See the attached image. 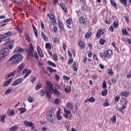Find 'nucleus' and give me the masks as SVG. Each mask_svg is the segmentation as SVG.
<instances>
[{
	"label": "nucleus",
	"instance_id": "7c9ffc66",
	"mask_svg": "<svg viewBox=\"0 0 131 131\" xmlns=\"http://www.w3.org/2000/svg\"><path fill=\"white\" fill-rule=\"evenodd\" d=\"M73 64V69L74 71H77V68H76V62L74 61Z\"/></svg>",
	"mask_w": 131,
	"mask_h": 131
},
{
	"label": "nucleus",
	"instance_id": "bb28decb",
	"mask_svg": "<svg viewBox=\"0 0 131 131\" xmlns=\"http://www.w3.org/2000/svg\"><path fill=\"white\" fill-rule=\"evenodd\" d=\"M104 107H108L109 106V102H108V99H105L104 102L103 104Z\"/></svg>",
	"mask_w": 131,
	"mask_h": 131
},
{
	"label": "nucleus",
	"instance_id": "b1692460",
	"mask_svg": "<svg viewBox=\"0 0 131 131\" xmlns=\"http://www.w3.org/2000/svg\"><path fill=\"white\" fill-rule=\"evenodd\" d=\"M31 70H28V71H27V73L26 74V75L24 76V78H26V77H27V76H28L29 75H30L31 74Z\"/></svg>",
	"mask_w": 131,
	"mask_h": 131
},
{
	"label": "nucleus",
	"instance_id": "5fc2aeb1",
	"mask_svg": "<svg viewBox=\"0 0 131 131\" xmlns=\"http://www.w3.org/2000/svg\"><path fill=\"white\" fill-rule=\"evenodd\" d=\"M122 34H124V35H127V31H126V29H122Z\"/></svg>",
	"mask_w": 131,
	"mask_h": 131
},
{
	"label": "nucleus",
	"instance_id": "338daca9",
	"mask_svg": "<svg viewBox=\"0 0 131 131\" xmlns=\"http://www.w3.org/2000/svg\"><path fill=\"white\" fill-rule=\"evenodd\" d=\"M34 57H35L36 59H38V55H37V52L36 51L34 52Z\"/></svg>",
	"mask_w": 131,
	"mask_h": 131
},
{
	"label": "nucleus",
	"instance_id": "0e129e2a",
	"mask_svg": "<svg viewBox=\"0 0 131 131\" xmlns=\"http://www.w3.org/2000/svg\"><path fill=\"white\" fill-rule=\"evenodd\" d=\"M73 58H70V59H69V61H68V64H72V62H73Z\"/></svg>",
	"mask_w": 131,
	"mask_h": 131
},
{
	"label": "nucleus",
	"instance_id": "ea45409f",
	"mask_svg": "<svg viewBox=\"0 0 131 131\" xmlns=\"http://www.w3.org/2000/svg\"><path fill=\"white\" fill-rule=\"evenodd\" d=\"M64 113H67V114H70V113H71V111L70 110L65 107H64Z\"/></svg>",
	"mask_w": 131,
	"mask_h": 131
},
{
	"label": "nucleus",
	"instance_id": "6e6d98bb",
	"mask_svg": "<svg viewBox=\"0 0 131 131\" xmlns=\"http://www.w3.org/2000/svg\"><path fill=\"white\" fill-rule=\"evenodd\" d=\"M36 81V77H33L31 80V82L32 83H34Z\"/></svg>",
	"mask_w": 131,
	"mask_h": 131
},
{
	"label": "nucleus",
	"instance_id": "09e8293b",
	"mask_svg": "<svg viewBox=\"0 0 131 131\" xmlns=\"http://www.w3.org/2000/svg\"><path fill=\"white\" fill-rule=\"evenodd\" d=\"M113 25L115 28L118 27V21L114 22V23L113 24Z\"/></svg>",
	"mask_w": 131,
	"mask_h": 131
},
{
	"label": "nucleus",
	"instance_id": "9d476101",
	"mask_svg": "<svg viewBox=\"0 0 131 131\" xmlns=\"http://www.w3.org/2000/svg\"><path fill=\"white\" fill-rule=\"evenodd\" d=\"M105 33L104 30H102L101 29L98 30L96 34V38H100L101 37V36L103 35Z\"/></svg>",
	"mask_w": 131,
	"mask_h": 131
},
{
	"label": "nucleus",
	"instance_id": "aec40b11",
	"mask_svg": "<svg viewBox=\"0 0 131 131\" xmlns=\"http://www.w3.org/2000/svg\"><path fill=\"white\" fill-rule=\"evenodd\" d=\"M5 118H6V115H3L0 116V121L3 123H5Z\"/></svg>",
	"mask_w": 131,
	"mask_h": 131
},
{
	"label": "nucleus",
	"instance_id": "a878e982",
	"mask_svg": "<svg viewBox=\"0 0 131 131\" xmlns=\"http://www.w3.org/2000/svg\"><path fill=\"white\" fill-rule=\"evenodd\" d=\"M19 111H20V114H22L24 112H26V108L25 107H21L19 109Z\"/></svg>",
	"mask_w": 131,
	"mask_h": 131
},
{
	"label": "nucleus",
	"instance_id": "c85d7f7f",
	"mask_svg": "<svg viewBox=\"0 0 131 131\" xmlns=\"http://www.w3.org/2000/svg\"><path fill=\"white\" fill-rule=\"evenodd\" d=\"M120 3L121 4H122V5H123V6H124L125 7H126V5L127 4L126 0H120Z\"/></svg>",
	"mask_w": 131,
	"mask_h": 131
},
{
	"label": "nucleus",
	"instance_id": "393cba45",
	"mask_svg": "<svg viewBox=\"0 0 131 131\" xmlns=\"http://www.w3.org/2000/svg\"><path fill=\"white\" fill-rule=\"evenodd\" d=\"M107 93H108V90H107V89H104L102 91L101 95L103 97H105V96L107 95Z\"/></svg>",
	"mask_w": 131,
	"mask_h": 131
},
{
	"label": "nucleus",
	"instance_id": "1a4fd4ad",
	"mask_svg": "<svg viewBox=\"0 0 131 131\" xmlns=\"http://www.w3.org/2000/svg\"><path fill=\"white\" fill-rule=\"evenodd\" d=\"M23 81V78H19L16 79L13 83L11 84L12 86H16V85H18L19 83H21Z\"/></svg>",
	"mask_w": 131,
	"mask_h": 131
},
{
	"label": "nucleus",
	"instance_id": "f704fd0d",
	"mask_svg": "<svg viewBox=\"0 0 131 131\" xmlns=\"http://www.w3.org/2000/svg\"><path fill=\"white\" fill-rule=\"evenodd\" d=\"M56 117L58 120H61V119H62V116L60 115V113H59V111L57 112Z\"/></svg>",
	"mask_w": 131,
	"mask_h": 131
},
{
	"label": "nucleus",
	"instance_id": "e433bc0d",
	"mask_svg": "<svg viewBox=\"0 0 131 131\" xmlns=\"http://www.w3.org/2000/svg\"><path fill=\"white\" fill-rule=\"evenodd\" d=\"M6 43H12V42H14V40L11 39V38H9L6 40Z\"/></svg>",
	"mask_w": 131,
	"mask_h": 131
},
{
	"label": "nucleus",
	"instance_id": "4d7b16f0",
	"mask_svg": "<svg viewBox=\"0 0 131 131\" xmlns=\"http://www.w3.org/2000/svg\"><path fill=\"white\" fill-rule=\"evenodd\" d=\"M40 94L41 96H42V97H43V96H45V95H46V92H45V90H40Z\"/></svg>",
	"mask_w": 131,
	"mask_h": 131
},
{
	"label": "nucleus",
	"instance_id": "412c9836",
	"mask_svg": "<svg viewBox=\"0 0 131 131\" xmlns=\"http://www.w3.org/2000/svg\"><path fill=\"white\" fill-rule=\"evenodd\" d=\"M79 21L81 24H84V23H85V19H84V17H80L79 18Z\"/></svg>",
	"mask_w": 131,
	"mask_h": 131
},
{
	"label": "nucleus",
	"instance_id": "423d86ee",
	"mask_svg": "<svg viewBox=\"0 0 131 131\" xmlns=\"http://www.w3.org/2000/svg\"><path fill=\"white\" fill-rule=\"evenodd\" d=\"M24 124L28 127L31 128L32 129H34V128H35L34 127V123H33V122H28V121H24Z\"/></svg>",
	"mask_w": 131,
	"mask_h": 131
},
{
	"label": "nucleus",
	"instance_id": "603ef678",
	"mask_svg": "<svg viewBox=\"0 0 131 131\" xmlns=\"http://www.w3.org/2000/svg\"><path fill=\"white\" fill-rule=\"evenodd\" d=\"M47 69H48V70H49V71L51 73H53V70H54V69H53V68L50 67H47Z\"/></svg>",
	"mask_w": 131,
	"mask_h": 131
},
{
	"label": "nucleus",
	"instance_id": "a18cd8bd",
	"mask_svg": "<svg viewBox=\"0 0 131 131\" xmlns=\"http://www.w3.org/2000/svg\"><path fill=\"white\" fill-rule=\"evenodd\" d=\"M41 35L43 37V39H45V40H47V39H48V37H47V36L45 35V33L42 32L41 33Z\"/></svg>",
	"mask_w": 131,
	"mask_h": 131
},
{
	"label": "nucleus",
	"instance_id": "39448f33",
	"mask_svg": "<svg viewBox=\"0 0 131 131\" xmlns=\"http://www.w3.org/2000/svg\"><path fill=\"white\" fill-rule=\"evenodd\" d=\"M112 55H113V52L111 50H107L104 52L100 54V56L101 57V58H111V57H112Z\"/></svg>",
	"mask_w": 131,
	"mask_h": 131
},
{
	"label": "nucleus",
	"instance_id": "58836bf2",
	"mask_svg": "<svg viewBox=\"0 0 131 131\" xmlns=\"http://www.w3.org/2000/svg\"><path fill=\"white\" fill-rule=\"evenodd\" d=\"M65 125H66V128H67V129H68V128H69V127H70V121H68V122H66Z\"/></svg>",
	"mask_w": 131,
	"mask_h": 131
},
{
	"label": "nucleus",
	"instance_id": "774afa93",
	"mask_svg": "<svg viewBox=\"0 0 131 131\" xmlns=\"http://www.w3.org/2000/svg\"><path fill=\"white\" fill-rule=\"evenodd\" d=\"M131 77V72H129L127 74V78H130Z\"/></svg>",
	"mask_w": 131,
	"mask_h": 131
},
{
	"label": "nucleus",
	"instance_id": "c9c22d12",
	"mask_svg": "<svg viewBox=\"0 0 131 131\" xmlns=\"http://www.w3.org/2000/svg\"><path fill=\"white\" fill-rule=\"evenodd\" d=\"M46 49H48V50H51V49L52 48V46H51V43H46Z\"/></svg>",
	"mask_w": 131,
	"mask_h": 131
},
{
	"label": "nucleus",
	"instance_id": "bf43d9fd",
	"mask_svg": "<svg viewBox=\"0 0 131 131\" xmlns=\"http://www.w3.org/2000/svg\"><path fill=\"white\" fill-rule=\"evenodd\" d=\"M119 99H120V97H119V96L117 95L115 98V101H116V102H118L119 101Z\"/></svg>",
	"mask_w": 131,
	"mask_h": 131
},
{
	"label": "nucleus",
	"instance_id": "ddd939ff",
	"mask_svg": "<svg viewBox=\"0 0 131 131\" xmlns=\"http://www.w3.org/2000/svg\"><path fill=\"white\" fill-rule=\"evenodd\" d=\"M12 32H8L3 35H0V36H1V38L4 39L6 38V37H8V36L12 35Z\"/></svg>",
	"mask_w": 131,
	"mask_h": 131
},
{
	"label": "nucleus",
	"instance_id": "a19ab883",
	"mask_svg": "<svg viewBox=\"0 0 131 131\" xmlns=\"http://www.w3.org/2000/svg\"><path fill=\"white\" fill-rule=\"evenodd\" d=\"M66 23H67V24H69V25H70L71 23H72V19H71V18H68L66 20Z\"/></svg>",
	"mask_w": 131,
	"mask_h": 131
},
{
	"label": "nucleus",
	"instance_id": "dca6fc26",
	"mask_svg": "<svg viewBox=\"0 0 131 131\" xmlns=\"http://www.w3.org/2000/svg\"><path fill=\"white\" fill-rule=\"evenodd\" d=\"M19 128V127L17 125L13 126L11 127H10L9 129V131H17L18 130V129Z\"/></svg>",
	"mask_w": 131,
	"mask_h": 131
},
{
	"label": "nucleus",
	"instance_id": "052dcab7",
	"mask_svg": "<svg viewBox=\"0 0 131 131\" xmlns=\"http://www.w3.org/2000/svg\"><path fill=\"white\" fill-rule=\"evenodd\" d=\"M53 59L57 62L58 61V58H57V54H54Z\"/></svg>",
	"mask_w": 131,
	"mask_h": 131
},
{
	"label": "nucleus",
	"instance_id": "4c0bfd02",
	"mask_svg": "<svg viewBox=\"0 0 131 131\" xmlns=\"http://www.w3.org/2000/svg\"><path fill=\"white\" fill-rule=\"evenodd\" d=\"M102 89H107V83H106V81H104L102 83Z\"/></svg>",
	"mask_w": 131,
	"mask_h": 131
},
{
	"label": "nucleus",
	"instance_id": "f257e3e1",
	"mask_svg": "<svg viewBox=\"0 0 131 131\" xmlns=\"http://www.w3.org/2000/svg\"><path fill=\"white\" fill-rule=\"evenodd\" d=\"M24 51H25V50L21 47L16 48L13 52V53H16L12 55L8 61H10L12 65H17V64H19V63L23 60V55H21L20 52L23 53L24 52Z\"/></svg>",
	"mask_w": 131,
	"mask_h": 131
},
{
	"label": "nucleus",
	"instance_id": "c03bdc74",
	"mask_svg": "<svg viewBox=\"0 0 131 131\" xmlns=\"http://www.w3.org/2000/svg\"><path fill=\"white\" fill-rule=\"evenodd\" d=\"M107 74L108 75H113V70L112 69H108Z\"/></svg>",
	"mask_w": 131,
	"mask_h": 131
},
{
	"label": "nucleus",
	"instance_id": "49530a36",
	"mask_svg": "<svg viewBox=\"0 0 131 131\" xmlns=\"http://www.w3.org/2000/svg\"><path fill=\"white\" fill-rule=\"evenodd\" d=\"M111 120L112 121H113V122H114V123H116V116H114V117H112Z\"/></svg>",
	"mask_w": 131,
	"mask_h": 131
},
{
	"label": "nucleus",
	"instance_id": "3c124183",
	"mask_svg": "<svg viewBox=\"0 0 131 131\" xmlns=\"http://www.w3.org/2000/svg\"><path fill=\"white\" fill-rule=\"evenodd\" d=\"M25 36L26 40L28 41V42H29L30 41V37H29V36L28 35V34H26Z\"/></svg>",
	"mask_w": 131,
	"mask_h": 131
},
{
	"label": "nucleus",
	"instance_id": "8fccbe9b",
	"mask_svg": "<svg viewBox=\"0 0 131 131\" xmlns=\"http://www.w3.org/2000/svg\"><path fill=\"white\" fill-rule=\"evenodd\" d=\"M28 102H29L30 103H33V98L31 96H30V97L28 98Z\"/></svg>",
	"mask_w": 131,
	"mask_h": 131
},
{
	"label": "nucleus",
	"instance_id": "37998d69",
	"mask_svg": "<svg viewBox=\"0 0 131 131\" xmlns=\"http://www.w3.org/2000/svg\"><path fill=\"white\" fill-rule=\"evenodd\" d=\"M15 114V111L13 110H11V111H9V116H13Z\"/></svg>",
	"mask_w": 131,
	"mask_h": 131
},
{
	"label": "nucleus",
	"instance_id": "c756f323",
	"mask_svg": "<svg viewBox=\"0 0 131 131\" xmlns=\"http://www.w3.org/2000/svg\"><path fill=\"white\" fill-rule=\"evenodd\" d=\"M49 18L51 20L53 23H56V22H57V18L55 17H49Z\"/></svg>",
	"mask_w": 131,
	"mask_h": 131
},
{
	"label": "nucleus",
	"instance_id": "680f3d73",
	"mask_svg": "<svg viewBox=\"0 0 131 131\" xmlns=\"http://www.w3.org/2000/svg\"><path fill=\"white\" fill-rule=\"evenodd\" d=\"M63 78L65 80H69V79H70V77H68L67 76H63Z\"/></svg>",
	"mask_w": 131,
	"mask_h": 131
},
{
	"label": "nucleus",
	"instance_id": "f03ea898",
	"mask_svg": "<svg viewBox=\"0 0 131 131\" xmlns=\"http://www.w3.org/2000/svg\"><path fill=\"white\" fill-rule=\"evenodd\" d=\"M45 90L46 93V96L49 99L52 98V91H53L54 94H56L58 96L60 95V91H58L57 89H54V86L51 81H47L46 82Z\"/></svg>",
	"mask_w": 131,
	"mask_h": 131
},
{
	"label": "nucleus",
	"instance_id": "cd10ccee",
	"mask_svg": "<svg viewBox=\"0 0 131 131\" xmlns=\"http://www.w3.org/2000/svg\"><path fill=\"white\" fill-rule=\"evenodd\" d=\"M111 4L112 6L114 7V8H117V5L116 4V3L114 2L113 0H111Z\"/></svg>",
	"mask_w": 131,
	"mask_h": 131
},
{
	"label": "nucleus",
	"instance_id": "0eeeda50",
	"mask_svg": "<svg viewBox=\"0 0 131 131\" xmlns=\"http://www.w3.org/2000/svg\"><path fill=\"white\" fill-rule=\"evenodd\" d=\"M25 67V63L24 62H23L20 63L19 66L17 67V74H19L22 70L24 69V68Z\"/></svg>",
	"mask_w": 131,
	"mask_h": 131
},
{
	"label": "nucleus",
	"instance_id": "f3484780",
	"mask_svg": "<svg viewBox=\"0 0 131 131\" xmlns=\"http://www.w3.org/2000/svg\"><path fill=\"white\" fill-rule=\"evenodd\" d=\"M95 101V98L93 97H91L89 99L85 100L84 103H88V102H91V103H94Z\"/></svg>",
	"mask_w": 131,
	"mask_h": 131
},
{
	"label": "nucleus",
	"instance_id": "7ed1b4c3",
	"mask_svg": "<svg viewBox=\"0 0 131 131\" xmlns=\"http://www.w3.org/2000/svg\"><path fill=\"white\" fill-rule=\"evenodd\" d=\"M47 119L48 121L50 122V123H54L56 119V117L55 116L54 113L48 112L47 115Z\"/></svg>",
	"mask_w": 131,
	"mask_h": 131
},
{
	"label": "nucleus",
	"instance_id": "6ab92c4d",
	"mask_svg": "<svg viewBox=\"0 0 131 131\" xmlns=\"http://www.w3.org/2000/svg\"><path fill=\"white\" fill-rule=\"evenodd\" d=\"M79 46L81 48V49H84L85 47L84 46V43L82 42L81 40H79L78 41Z\"/></svg>",
	"mask_w": 131,
	"mask_h": 131
},
{
	"label": "nucleus",
	"instance_id": "4be33fe9",
	"mask_svg": "<svg viewBox=\"0 0 131 131\" xmlns=\"http://www.w3.org/2000/svg\"><path fill=\"white\" fill-rule=\"evenodd\" d=\"M41 86H42L41 83H37L35 87L36 91H38V90H39V89H41Z\"/></svg>",
	"mask_w": 131,
	"mask_h": 131
},
{
	"label": "nucleus",
	"instance_id": "4468645a",
	"mask_svg": "<svg viewBox=\"0 0 131 131\" xmlns=\"http://www.w3.org/2000/svg\"><path fill=\"white\" fill-rule=\"evenodd\" d=\"M60 6L63 11H64V12L66 13H67V8H66V4H65V3H60Z\"/></svg>",
	"mask_w": 131,
	"mask_h": 131
},
{
	"label": "nucleus",
	"instance_id": "473e14b6",
	"mask_svg": "<svg viewBox=\"0 0 131 131\" xmlns=\"http://www.w3.org/2000/svg\"><path fill=\"white\" fill-rule=\"evenodd\" d=\"M120 95L121 97H122V96H123V97H127V96H128V93L127 92H123Z\"/></svg>",
	"mask_w": 131,
	"mask_h": 131
},
{
	"label": "nucleus",
	"instance_id": "13d9d810",
	"mask_svg": "<svg viewBox=\"0 0 131 131\" xmlns=\"http://www.w3.org/2000/svg\"><path fill=\"white\" fill-rule=\"evenodd\" d=\"M92 33H88L85 35V38H89L90 36H92Z\"/></svg>",
	"mask_w": 131,
	"mask_h": 131
},
{
	"label": "nucleus",
	"instance_id": "5701e85b",
	"mask_svg": "<svg viewBox=\"0 0 131 131\" xmlns=\"http://www.w3.org/2000/svg\"><path fill=\"white\" fill-rule=\"evenodd\" d=\"M33 29L34 30V32L35 33V35L36 36V37H38L37 36V30L36 29V28H35V26H34V25H32Z\"/></svg>",
	"mask_w": 131,
	"mask_h": 131
},
{
	"label": "nucleus",
	"instance_id": "e2e57ef3",
	"mask_svg": "<svg viewBox=\"0 0 131 131\" xmlns=\"http://www.w3.org/2000/svg\"><path fill=\"white\" fill-rule=\"evenodd\" d=\"M125 41L127 42L129 45H131V39L130 38H128L127 40H125Z\"/></svg>",
	"mask_w": 131,
	"mask_h": 131
},
{
	"label": "nucleus",
	"instance_id": "2f4dec72",
	"mask_svg": "<svg viewBox=\"0 0 131 131\" xmlns=\"http://www.w3.org/2000/svg\"><path fill=\"white\" fill-rule=\"evenodd\" d=\"M125 108H126V103L123 104V105H122V107L121 108L120 112H121L122 113H123L122 111H123V110L125 109Z\"/></svg>",
	"mask_w": 131,
	"mask_h": 131
},
{
	"label": "nucleus",
	"instance_id": "20e7f679",
	"mask_svg": "<svg viewBox=\"0 0 131 131\" xmlns=\"http://www.w3.org/2000/svg\"><path fill=\"white\" fill-rule=\"evenodd\" d=\"M9 49L4 48L0 51V61L4 58H6L7 56H9Z\"/></svg>",
	"mask_w": 131,
	"mask_h": 131
},
{
	"label": "nucleus",
	"instance_id": "9b49d317",
	"mask_svg": "<svg viewBox=\"0 0 131 131\" xmlns=\"http://www.w3.org/2000/svg\"><path fill=\"white\" fill-rule=\"evenodd\" d=\"M12 80L13 78H10L9 79L4 81V83L3 85V88L9 86V85L11 84V82H12Z\"/></svg>",
	"mask_w": 131,
	"mask_h": 131
},
{
	"label": "nucleus",
	"instance_id": "864d4df0",
	"mask_svg": "<svg viewBox=\"0 0 131 131\" xmlns=\"http://www.w3.org/2000/svg\"><path fill=\"white\" fill-rule=\"evenodd\" d=\"M11 92H12V89H8L5 91V94L6 95H9V94H11Z\"/></svg>",
	"mask_w": 131,
	"mask_h": 131
},
{
	"label": "nucleus",
	"instance_id": "79ce46f5",
	"mask_svg": "<svg viewBox=\"0 0 131 131\" xmlns=\"http://www.w3.org/2000/svg\"><path fill=\"white\" fill-rule=\"evenodd\" d=\"M105 42H106V40H104V39H100L99 43L101 46H103V45H104V43H105Z\"/></svg>",
	"mask_w": 131,
	"mask_h": 131
},
{
	"label": "nucleus",
	"instance_id": "de8ad7c7",
	"mask_svg": "<svg viewBox=\"0 0 131 131\" xmlns=\"http://www.w3.org/2000/svg\"><path fill=\"white\" fill-rule=\"evenodd\" d=\"M70 91H71V89H70V88H69L66 87L64 88V91L66 92V93L67 94H68V93H69L70 92Z\"/></svg>",
	"mask_w": 131,
	"mask_h": 131
},
{
	"label": "nucleus",
	"instance_id": "a211bd4d",
	"mask_svg": "<svg viewBox=\"0 0 131 131\" xmlns=\"http://www.w3.org/2000/svg\"><path fill=\"white\" fill-rule=\"evenodd\" d=\"M66 107L69 110H71L73 108V105H72V103L69 102L67 103Z\"/></svg>",
	"mask_w": 131,
	"mask_h": 131
},
{
	"label": "nucleus",
	"instance_id": "69168bd1",
	"mask_svg": "<svg viewBox=\"0 0 131 131\" xmlns=\"http://www.w3.org/2000/svg\"><path fill=\"white\" fill-rule=\"evenodd\" d=\"M60 99H59V98H57L56 99H55V104H58V103H60Z\"/></svg>",
	"mask_w": 131,
	"mask_h": 131
},
{
	"label": "nucleus",
	"instance_id": "f8f14e48",
	"mask_svg": "<svg viewBox=\"0 0 131 131\" xmlns=\"http://www.w3.org/2000/svg\"><path fill=\"white\" fill-rule=\"evenodd\" d=\"M16 73V71H14L12 72L9 73L6 75L5 76V80H7V79H9L10 77L12 76H14L15 75V74Z\"/></svg>",
	"mask_w": 131,
	"mask_h": 131
},
{
	"label": "nucleus",
	"instance_id": "72a5a7b5",
	"mask_svg": "<svg viewBox=\"0 0 131 131\" xmlns=\"http://www.w3.org/2000/svg\"><path fill=\"white\" fill-rule=\"evenodd\" d=\"M48 64H49V65H50V66H52V67H56V64L51 61H48Z\"/></svg>",
	"mask_w": 131,
	"mask_h": 131
},
{
	"label": "nucleus",
	"instance_id": "6e6552de",
	"mask_svg": "<svg viewBox=\"0 0 131 131\" xmlns=\"http://www.w3.org/2000/svg\"><path fill=\"white\" fill-rule=\"evenodd\" d=\"M33 52H34V50L33 49V45L31 43L29 45L28 56H31V57H34V55H33Z\"/></svg>",
	"mask_w": 131,
	"mask_h": 131
},
{
	"label": "nucleus",
	"instance_id": "2eb2a0df",
	"mask_svg": "<svg viewBox=\"0 0 131 131\" xmlns=\"http://www.w3.org/2000/svg\"><path fill=\"white\" fill-rule=\"evenodd\" d=\"M37 51L38 52L39 56L40 57H43V53L42 52V51H41V49H40V47L37 46Z\"/></svg>",
	"mask_w": 131,
	"mask_h": 131
}]
</instances>
